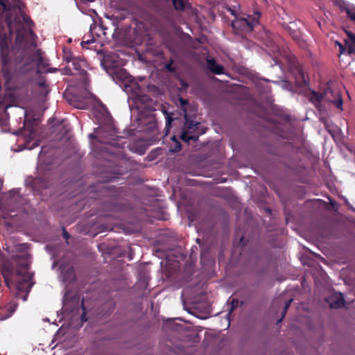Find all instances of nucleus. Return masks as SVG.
<instances>
[{
    "mask_svg": "<svg viewBox=\"0 0 355 355\" xmlns=\"http://www.w3.org/2000/svg\"><path fill=\"white\" fill-rule=\"evenodd\" d=\"M28 254L26 253L23 254L21 256H17L18 257H21L25 259L24 263H23L21 267L17 270L16 274V280L15 282L13 283L11 278L9 277L8 271L3 269L2 270L3 275L4 277L5 281L6 282L7 286L10 288L12 286L16 287V288L19 291H23L26 292H28L33 286V283L32 282V275L31 272L28 271V262L26 261Z\"/></svg>",
    "mask_w": 355,
    "mask_h": 355,
    "instance_id": "nucleus-1",
    "label": "nucleus"
},
{
    "mask_svg": "<svg viewBox=\"0 0 355 355\" xmlns=\"http://www.w3.org/2000/svg\"><path fill=\"white\" fill-rule=\"evenodd\" d=\"M313 98L317 101H327L334 104L337 108L340 110L343 109V100L340 96V91L335 85H328L324 92L320 95L313 93V97H311V99L313 101Z\"/></svg>",
    "mask_w": 355,
    "mask_h": 355,
    "instance_id": "nucleus-2",
    "label": "nucleus"
},
{
    "mask_svg": "<svg viewBox=\"0 0 355 355\" xmlns=\"http://www.w3.org/2000/svg\"><path fill=\"white\" fill-rule=\"evenodd\" d=\"M29 122L26 119L24 128L22 130H20L19 140H22L25 142L24 146L20 149H28L31 150L38 145L37 140L35 139V127L32 125L29 126Z\"/></svg>",
    "mask_w": 355,
    "mask_h": 355,
    "instance_id": "nucleus-3",
    "label": "nucleus"
},
{
    "mask_svg": "<svg viewBox=\"0 0 355 355\" xmlns=\"http://www.w3.org/2000/svg\"><path fill=\"white\" fill-rule=\"evenodd\" d=\"M259 19V15L254 16L236 17L232 21V26L234 29H239L245 32L252 31L254 26L258 23Z\"/></svg>",
    "mask_w": 355,
    "mask_h": 355,
    "instance_id": "nucleus-4",
    "label": "nucleus"
},
{
    "mask_svg": "<svg viewBox=\"0 0 355 355\" xmlns=\"http://www.w3.org/2000/svg\"><path fill=\"white\" fill-rule=\"evenodd\" d=\"M198 127V123L189 121L186 119V123L182 128V132L181 134V139L184 141H189L190 140L196 139L198 137V133L196 132Z\"/></svg>",
    "mask_w": 355,
    "mask_h": 355,
    "instance_id": "nucleus-5",
    "label": "nucleus"
},
{
    "mask_svg": "<svg viewBox=\"0 0 355 355\" xmlns=\"http://www.w3.org/2000/svg\"><path fill=\"white\" fill-rule=\"evenodd\" d=\"M21 3L18 0H0V14H5V17L8 24L10 22V19L7 15V12L10 10H19L21 11Z\"/></svg>",
    "mask_w": 355,
    "mask_h": 355,
    "instance_id": "nucleus-6",
    "label": "nucleus"
},
{
    "mask_svg": "<svg viewBox=\"0 0 355 355\" xmlns=\"http://www.w3.org/2000/svg\"><path fill=\"white\" fill-rule=\"evenodd\" d=\"M331 308H340L344 306V299L342 293H334L327 300Z\"/></svg>",
    "mask_w": 355,
    "mask_h": 355,
    "instance_id": "nucleus-7",
    "label": "nucleus"
},
{
    "mask_svg": "<svg viewBox=\"0 0 355 355\" xmlns=\"http://www.w3.org/2000/svg\"><path fill=\"white\" fill-rule=\"evenodd\" d=\"M113 80L116 83L126 82L130 80V77L127 71L121 68L114 69L112 75Z\"/></svg>",
    "mask_w": 355,
    "mask_h": 355,
    "instance_id": "nucleus-8",
    "label": "nucleus"
},
{
    "mask_svg": "<svg viewBox=\"0 0 355 355\" xmlns=\"http://www.w3.org/2000/svg\"><path fill=\"white\" fill-rule=\"evenodd\" d=\"M207 67L211 71L216 74H220L223 73V67L221 65L216 64V62L212 59L207 60Z\"/></svg>",
    "mask_w": 355,
    "mask_h": 355,
    "instance_id": "nucleus-9",
    "label": "nucleus"
},
{
    "mask_svg": "<svg viewBox=\"0 0 355 355\" xmlns=\"http://www.w3.org/2000/svg\"><path fill=\"white\" fill-rule=\"evenodd\" d=\"M104 64L109 67L115 68L122 64V62L121 60L118 61L116 60L115 55H107L104 59Z\"/></svg>",
    "mask_w": 355,
    "mask_h": 355,
    "instance_id": "nucleus-10",
    "label": "nucleus"
},
{
    "mask_svg": "<svg viewBox=\"0 0 355 355\" xmlns=\"http://www.w3.org/2000/svg\"><path fill=\"white\" fill-rule=\"evenodd\" d=\"M349 38L345 41V44L348 48V53H352L355 52V35L351 33H347Z\"/></svg>",
    "mask_w": 355,
    "mask_h": 355,
    "instance_id": "nucleus-11",
    "label": "nucleus"
},
{
    "mask_svg": "<svg viewBox=\"0 0 355 355\" xmlns=\"http://www.w3.org/2000/svg\"><path fill=\"white\" fill-rule=\"evenodd\" d=\"M6 49H2V56L4 57V53L6 52ZM3 76L5 78V80H6V87L8 88V82L10 79V73L8 71V66H7V64H6V60L4 58H3Z\"/></svg>",
    "mask_w": 355,
    "mask_h": 355,
    "instance_id": "nucleus-12",
    "label": "nucleus"
},
{
    "mask_svg": "<svg viewBox=\"0 0 355 355\" xmlns=\"http://www.w3.org/2000/svg\"><path fill=\"white\" fill-rule=\"evenodd\" d=\"M74 275L73 271L71 267H68L66 268V271L62 274V281L63 282H71L73 279Z\"/></svg>",
    "mask_w": 355,
    "mask_h": 355,
    "instance_id": "nucleus-13",
    "label": "nucleus"
},
{
    "mask_svg": "<svg viewBox=\"0 0 355 355\" xmlns=\"http://www.w3.org/2000/svg\"><path fill=\"white\" fill-rule=\"evenodd\" d=\"M173 3L176 10H184L187 6L186 0H173Z\"/></svg>",
    "mask_w": 355,
    "mask_h": 355,
    "instance_id": "nucleus-14",
    "label": "nucleus"
},
{
    "mask_svg": "<svg viewBox=\"0 0 355 355\" xmlns=\"http://www.w3.org/2000/svg\"><path fill=\"white\" fill-rule=\"evenodd\" d=\"M173 139L174 142V147H171L170 150L174 153L180 151L181 149V145L180 142L175 140V137H173Z\"/></svg>",
    "mask_w": 355,
    "mask_h": 355,
    "instance_id": "nucleus-15",
    "label": "nucleus"
},
{
    "mask_svg": "<svg viewBox=\"0 0 355 355\" xmlns=\"http://www.w3.org/2000/svg\"><path fill=\"white\" fill-rule=\"evenodd\" d=\"M346 11H347V13L348 16L352 19L355 21V7L351 6L349 8H347L346 9Z\"/></svg>",
    "mask_w": 355,
    "mask_h": 355,
    "instance_id": "nucleus-16",
    "label": "nucleus"
},
{
    "mask_svg": "<svg viewBox=\"0 0 355 355\" xmlns=\"http://www.w3.org/2000/svg\"><path fill=\"white\" fill-rule=\"evenodd\" d=\"M42 58L40 54H37L35 55L34 59L31 62V67H34L36 65H38L41 62Z\"/></svg>",
    "mask_w": 355,
    "mask_h": 355,
    "instance_id": "nucleus-17",
    "label": "nucleus"
},
{
    "mask_svg": "<svg viewBox=\"0 0 355 355\" xmlns=\"http://www.w3.org/2000/svg\"><path fill=\"white\" fill-rule=\"evenodd\" d=\"M239 4L235 2L234 4L231 5V6H229L227 10L231 12L232 15H236V10L237 8H239Z\"/></svg>",
    "mask_w": 355,
    "mask_h": 355,
    "instance_id": "nucleus-18",
    "label": "nucleus"
},
{
    "mask_svg": "<svg viewBox=\"0 0 355 355\" xmlns=\"http://www.w3.org/2000/svg\"><path fill=\"white\" fill-rule=\"evenodd\" d=\"M16 248L18 251L24 252L28 248V245L26 243L19 244Z\"/></svg>",
    "mask_w": 355,
    "mask_h": 355,
    "instance_id": "nucleus-19",
    "label": "nucleus"
},
{
    "mask_svg": "<svg viewBox=\"0 0 355 355\" xmlns=\"http://www.w3.org/2000/svg\"><path fill=\"white\" fill-rule=\"evenodd\" d=\"M64 60L68 62H72L73 64L75 63V58L72 57L71 55H68L66 51H64Z\"/></svg>",
    "mask_w": 355,
    "mask_h": 355,
    "instance_id": "nucleus-20",
    "label": "nucleus"
},
{
    "mask_svg": "<svg viewBox=\"0 0 355 355\" xmlns=\"http://www.w3.org/2000/svg\"><path fill=\"white\" fill-rule=\"evenodd\" d=\"M336 44H338L339 46H340V53H343L344 52V48L343 46H342V44L340 43H339L338 42H336Z\"/></svg>",
    "mask_w": 355,
    "mask_h": 355,
    "instance_id": "nucleus-21",
    "label": "nucleus"
},
{
    "mask_svg": "<svg viewBox=\"0 0 355 355\" xmlns=\"http://www.w3.org/2000/svg\"><path fill=\"white\" fill-rule=\"evenodd\" d=\"M94 41V39H92V40H86V41H83L82 42V46H83L85 44H89L90 42H93Z\"/></svg>",
    "mask_w": 355,
    "mask_h": 355,
    "instance_id": "nucleus-22",
    "label": "nucleus"
},
{
    "mask_svg": "<svg viewBox=\"0 0 355 355\" xmlns=\"http://www.w3.org/2000/svg\"><path fill=\"white\" fill-rule=\"evenodd\" d=\"M96 28H97V26L96 25L94 27L91 26L90 29H91V32L92 34H93L94 30L96 29Z\"/></svg>",
    "mask_w": 355,
    "mask_h": 355,
    "instance_id": "nucleus-23",
    "label": "nucleus"
},
{
    "mask_svg": "<svg viewBox=\"0 0 355 355\" xmlns=\"http://www.w3.org/2000/svg\"><path fill=\"white\" fill-rule=\"evenodd\" d=\"M7 95L9 96L10 98L14 97V95L12 94H11L10 92H8Z\"/></svg>",
    "mask_w": 355,
    "mask_h": 355,
    "instance_id": "nucleus-24",
    "label": "nucleus"
},
{
    "mask_svg": "<svg viewBox=\"0 0 355 355\" xmlns=\"http://www.w3.org/2000/svg\"><path fill=\"white\" fill-rule=\"evenodd\" d=\"M291 302H292V300H290L289 302L286 304L285 309H286L288 308V306H289V304Z\"/></svg>",
    "mask_w": 355,
    "mask_h": 355,
    "instance_id": "nucleus-25",
    "label": "nucleus"
},
{
    "mask_svg": "<svg viewBox=\"0 0 355 355\" xmlns=\"http://www.w3.org/2000/svg\"><path fill=\"white\" fill-rule=\"evenodd\" d=\"M64 237H65V239H67L69 238V235H68V234H67V232H64Z\"/></svg>",
    "mask_w": 355,
    "mask_h": 355,
    "instance_id": "nucleus-26",
    "label": "nucleus"
}]
</instances>
